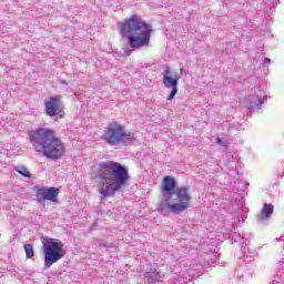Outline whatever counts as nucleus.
<instances>
[{
    "label": "nucleus",
    "instance_id": "nucleus-1",
    "mask_svg": "<svg viewBox=\"0 0 284 284\" xmlns=\"http://www.w3.org/2000/svg\"><path fill=\"white\" fill-rule=\"evenodd\" d=\"M98 179L99 192L102 199H108V196H113L114 193L119 192V189L130 181V175L128 174V168L121 163L109 161L100 163Z\"/></svg>",
    "mask_w": 284,
    "mask_h": 284
},
{
    "label": "nucleus",
    "instance_id": "nucleus-2",
    "mask_svg": "<svg viewBox=\"0 0 284 284\" xmlns=\"http://www.w3.org/2000/svg\"><path fill=\"white\" fill-rule=\"evenodd\" d=\"M29 141L36 152L51 161H59L65 154V145L50 128H38L29 133Z\"/></svg>",
    "mask_w": 284,
    "mask_h": 284
},
{
    "label": "nucleus",
    "instance_id": "nucleus-3",
    "mask_svg": "<svg viewBox=\"0 0 284 284\" xmlns=\"http://www.w3.org/2000/svg\"><path fill=\"white\" fill-rule=\"evenodd\" d=\"M120 28V34L128 39L130 48L133 50H141V48H148L150 45V38L152 37V26L143 21V19L136 14L131 16L123 22L118 23Z\"/></svg>",
    "mask_w": 284,
    "mask_h": 284
},
{
    "label": "nucleus",
    "instance_id": "nucleus-4",
    "mask_svg": "<svg viewBox=\"0 0 284 284\" xmlns=\"http://www.w3.org/2000/svg\"><path fill=\"white\" fill-rule=\"evenodd\" d=\"M102 139L108 145H132L136 141V135L132 132H125V126L119 122H111L104 129Z\"/></svg>",
    "mask_w": 284,
    "mask_h": 284
},
{
    "label": "nucleus",
    "instance_id": "nucleus-5",
    "mask_svg": "<svg viewBox=\"0 0 284 284\" xmlns=\"http://www.w3.org/2000/svg\"><path fill=\"white\" fill-rule=\"evenodd\" d=\"M42 250L44 254V267L50 270L54 263H59L65 256V244L59 240L47 239L42 241Z\"/></svg>",
    "mask_w": 284,
    "mask_h": 284
},
{
    "label": "nucleus",
    "instance_id": "nucleus-6",
    "mask_svg": "<svg viewBox=\"0 0 284 284\" xmlns=\"http://www.w3.org/2000/svg\"><path fill=\"white\" fill-rule=\"evenodd\" d=\"M175 194L179 203H168L160 214H181L185 212L187 207H190V203L192 202V195L190 194V186H180L175 189Z\"/></svg>",
    "mask_w": 284,
    "mask_h": 284
},
{
    "label": "nucleus",
    "instance_id": "nucleus-7",
    "mask_svg": "<svg viewBox=\"0 0 284 284\" xmlns=\"http://www.w3.org/2000/svg\"><path fill=\"white\" fill-rule=\"evenodd\" d=\"M179 77L176 73L172 72V68L164 67L162 72V84L168 90H171L170 94L166 97V101H174V97L179 94Z\"/></svg>",
    "mask_w": 284,
    "mask_h": 284
},
{
    "label": "nucleus",
    "instance_id": "nucleus-8",
    "mask_svg": "<svg viewBox=\"0 0 284 284\" xmlns=\"http://www.w3.org/2000/svg\"><path fill=\"white\" fill-rule=\"evenodd\" d=\"M174 192H176V181L170 175L164 176L161 189L162 200L158 204V212L160 214L171 203Z\"/></svg>",
    "mask_w": 284,
    "mask_h": 284
},
{
    "label": "nucleus",
    "instance_id": "nucleus-9",
    "mask_svg": "<svg viewBox=\"0 0 284 284\" xmlns=\"http://www.w3.org/2000/svg\"><path fill=\"white\" fill-rule=\"evenodd\" d=\"M44 108L48 116H57V119H63V116H65V112H63V109H61L60 95L49 98L44 102Z\"/></svg>",
    "mask_w": 284,
    "mask_h": 284
},
{
    "label": "nucleus",
    "instance_id": "nucleus-10",
    "mask_svg": "<svg viewBox=\"0 0 284 284\" xmlns=\"http://www.w3.org/2000/svg\"><path fill=\"white\" fill-rule=\"evenodd\" d=\"M267 95H265V91L261 88L255 89L254 94H251L245 100V108L252 110L253 112L256 110H261V105L265 103Z\"/></svg>",
    "mask_w": 284,
    "mask_h": 284
},
{
    "label": "nucleus",
    "instance_id": "nucleus-11",
    "mask_svg": "<svg viewBox=\"0 0 284 284\" xmlns=\"http://www.w3.org/2000/svg\"><path fill=\"white\" fill-rule=\"evenodd\" d=\"M57 196H59V189L57 187H41L37 193L38 203H43L44 201L57 203Z\"/></svg>",
    "mask_w": 284,
    "mask_h": 284
},
{
    "label": "nucleus",
    "instance_id": "nucleus-12",
    "mask_svg": "<svg viewBox=\"0 0 284 284\" xmlns=\"http://www.w3.org/2000/svg\"><path fill=\"white\" fill-rule=\"evenodd\" d=\"M272 214H274V205L265 203L261 213L257 215V221H267L268 219H272Z\"/></svg>",
    "mask_w": 284,
    "mask_h": 284
},
{
    "label": "nucleus",
    "instance_id": "nucleus-13",
    "mask_svg": "<svg viewBox=\"0 0 284 284\" xmlns=\"http://www.w3.org/2000/svg\"><path fill=\"white\" fill-rule=\"evenodd\" d=\"M144 278L146 283L152 284L161 281V278H163V275H161V273H159V271L156 270H151L150 272L145 273Z\"/></svg>",
    "mask_w": 284,
    "mask_h": 284
},
{
    "label": "nucleus",
    "instance_id": "nucleus-14",
    "mask_svg": "<svg viewBox=\"0 0 284 284\" xmlns=\"http://www.w3.org/2000/svg\"><path fill=\"white\" fill-rule=\"evenodd\" d=\"M242 254L243 256L241 257V260L244 261V263H252V261H254V257L256 256V251H251L250 247L243 246Z\"/></svg>",
    "mask_w": 284,
    "mask_h": 284
},
{
    "label": "nucleus",
    "instance_id": "nucleus-15",
    "mask_svg": "<svg viewBox=\"0 0 284 284\" xmlns=\"http://www.w3.org/2000/svg\"><path fill=\"white\" fill-rule=\"evenodd\" d=\"M14 170H16V172H18V174L26 176V179H30L32 176L30 174V171H28V168H26V166H16Z\"/></svg>",
    "mask_w": 284,
    "mask_h": 284
},
{
    "label": "nucleus",
    "instance_id": "nucleus-16",
    "mask_svg": "<svg viewBox=\"0 0 284 284\" xmlns=\"http://www.w3.org/2000/svg\"><path fill=\"white\" fill-rule=\"evenodd\" d=\"M226 236H229V239H231V241H233L234 243H241V241L244 240L241 233L226 234Z\"/></svg>",
    "mask_w": 284,
    "mask_h": 284
},
{
    "label": "nucleus",
    "instance_id": "nucleus-17",
    "mask_svg": "<svg viewBox=\"0 0 284 284\" xmlns=\"http://www.w3.org/2000/svg\"><path fill=\"white\" fill-rule=\"evenodd\" d=\"M180 276L182 278H187V276H195L194 270H192V267H186L182 270V272L180 273Z\"/></svg>",
    "mask_w": 284,
    "mask_h": 284
},
{
    "label": "nucleus",
    "instance_id": "nucleus-18",
    "mask_svg": "<svg viewBox=\"0 0 284 284\" xmlns=\"http://www.w3.org/2000/svg\"><path fill=\"white\" fill-rule=\"evenodd\" d=\"M24 251H26L27 258H32L34 256V250L32 248V244H26Z\"/></svg>",
    "mask_w": 284,
    "mask_h": 284
},
{
    "label": "nucleus",
    "instance_id": "nucleus-19",
    "mask_svg": "<svg viewBox=\"0 0 284 284\" xmlns=\"http://www.w3.org/2000/svg\"><path fill=\"white\" fill-rule=\"evenodd\" d=\"M216 143H217L219 145H221L222 148H227V142L222 141L221 138H217V139H216Z\"/></svg>",
    "mask_w": 284,
    "mask_h": 284
},
{
    "label": "nucleus",
    "instance_id": "nucleus-20",
    "mask_svg": "<svg viewBox=\"0 0 284 284\" xmlns=\"http://www.w3.org/2000/svg\"><path fill=\"white\" fill-rule=\"evenodd\" d=\"M235 276L237 278V283H241V278H243V273H241V271H237Z\"/></svg>",
    "mask_w": 284,
    "mask_h": 284
},
{
    "label": "nucleus",
    "instance_id": "nucleus-21",
    "mask_svg": "<svg viewBox=\"0 0 284 284\" xmlns=\"http://www.w3.org/2000/svg\"><path fill=\"white\" fill-rule=\"evenodd\" d=\"M264 63H271L270 58H265V59H264Z\"/></svg>",
    "mask_w": 284,
    "mask_h": 284
},
{
    "label": "nucleus",
    "instance_id": "nucleus-22",
    "mask_svg": "<svg viewBox=\"0 0 284 284\" xmlns=\"http://www.w3.org/2000/svg\"><path fill=\"white\" fill-rule=\"evenodd\" d=\"M184 284H194V282H192V280H190L189 282H184Z\"/></svg>",
    "mask_w": 284,
    "mask_h": 284
},
{
    "label": "nucleus",
    "instance_id": "nucleus-23",
    "mask_svg": "<svg viewBox=\"0 0 284 284\" xmlns=\"http://www.w3.org/2000/svg\"><path fill=\"white\" fill-rule=\"evenodd\" d=\"M247 219V215H242V221H245Z\"/></svg>",
    "mask_w": 284,
    "mask_h": 284
},
{
    "label": "nucleus",
    "instance_id": "nucleus-24",
    "mask_svg": "<svg viewBox=\"0 0 284 284\" xmlns=\"http://www.w3.org/2000/svg\"><path fill=\"white\" fill-rule=\"evenodd\" d=\"M180 72H181V74H183V72H185V69H181Z\"/></svg>",
    "mask_w": 284,
    "mask_h": 284
},
{
    "label": "nucleus",
    "instance_id": "nucleus-25",
    "mask_svg": "<svg viewBox=\"0 0 284 284\" xmlns=\"http://www.w3.org/2000/svg\"><path fill=\"white\" fill-rule=\"evenodd\" d=\"M278 241H284V235L278 239Z\"/></svg>",
    "mask_w": 284,
    "mask_h": 284
},
{
    "label": "nucleus",
    "instance_id": "nucleus-26",
    "mask_svg": "<svg viewBox=\"0 0 284 284\" xmlns=\"http://www.w3.org/2000/svg\"><path fill=\"white\" fill-rule=\"evenodd\" d=\"M128 55H130V52H126Z\"/></svg>",
    "mask_w": 284,
    "mask_h": 284
},
{
    "label": "nucleus",
    "instance_id": "nucleus-27",
    "mask_svg": "<svg viewBox=\"0 0 284 284\" xmlns=\"http://www.w3.org/2000/svg\"><path fill=\"white\" fill-rule=\"evenodd\" d=\"M179 283H181V280H179Z\"/></svg>",
    "mask_w": 284,
    "mask_h": 284
}]
</instances>
